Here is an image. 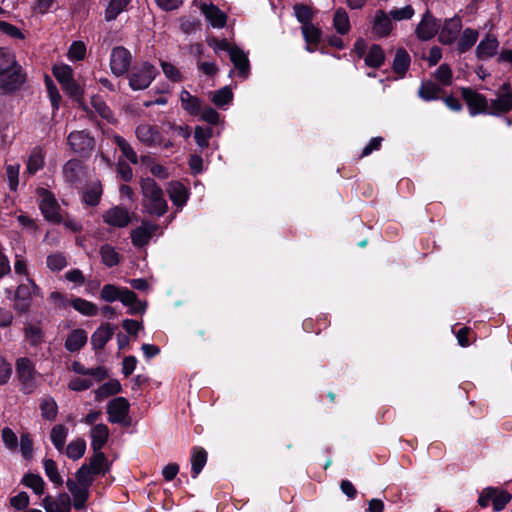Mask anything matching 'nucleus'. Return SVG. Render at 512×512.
<instances>
[{
    "label": "nucleus",
    "instance_id": "46",
    "mask_svg": "<svg viewBox=\"0 0 512 512\" xmlns=\"http://www.w3.org/2000/svg\"><path fill=\"white\" fill-rule=\"evenodd\" d=\"M41 416L49 421L56 418L58 413V406L52 397H44L40 402Z\"/></svg>",
    "mask_w": 512,
    "mask_h": 512
},
{
    "label": "nucleus",
    "instance_id": "36",
    "mask_svg": "<svg viewBox=\"0 0 512 512\" xmlns=\"http://www.w3.org/2000/svg\"><path fill=\"white\" fill-rule=\"evenodd\" d=\"M102 263L109 267H115L120 263V254L110 244H103L99 249Z\"/></svg>",
    "mask_w": 512,
    "mask_h": 512
},
{
    "label": "nucleus",
    "instance_id": "17",
    "mask_svg": "<svg viewBox=\"0 0 512 512\" xmlns=\"http://www.w3.org/2000/svg\"><path fill=\"white\" fill-rule=\"evenodd\" d=\"M461 29V20L459 18L446 19L438 36V41L443 45H451L457 38Z\"/></svg>",
    "mask_w": 512,
    "mask_h": 512
},
{
    "label": "nucleus",
    "instance_id": "29",
    "mask_svg": "<svg viewBox=\"0 0 512 512\" xmlns=\"http://www.w3.org/2000/svg\"><path fill=\"white\" fill-rule=\"evenodd\" d=\"M393 25L390 18L383 10H378L373 23V32L378 38L387 37L392 31Z\"/></svg>",
    "mask_w": 512,
    "mask_h": 512
},
{
    "label": "nucleus",
    "instance_id": "9",
    "mask_svg": "<svg viewBox=\"0 0 512 512\" xmlns=\"http://www.w3.org/2000/svg\"><path fill=\"white\" fill-rule=\"evenodd\" d=\"M132 54L124 46L112 48L110 54V69L113 75L121 77L127 75L131 69Z\"/></svg>",
    "mask_w": 512,
    "mask_h": 512
},
{
    "label": "nucleus",
    "instance_id": "2",
    "mask_svg": "<svg viewBox=\"0 0 512 512\" xmlns=\"http://www.w3.org/2000/svg\"><path fill=\"white\" fill-rule=\"evenodd\" d=\"M140 187L143 212L151 216H163L168 211V204L162 188L150 177L141 179Z\"/></svg>",
    "mask_w": 512,
    "mask_h": 512
},
{
    "label": "nucleus",
    "instance_id": "11",
    "mask_svg": "<svg viewBox=\"0 0 512 512\" xmlns=\"http://www.w3.org/2000/svg\"><path fill=\"white\" fill-rule=\"evenodd\" d=\"M40 288L33 280H29L28 284H20L14 296V309L19 313H26L31 306L32 295H39Z\"/></svg>",
    "mask_w": 512,
    "mask_h": 512
},
{
    "label": "nucleus",
    "instance_id": "24",
    "mask_svg": "<svg viewBox=\"0 0 512 512\" xmlns=\"http://www.w3.org/2000/svg\"><path fill=\"white\" fill-rule=\"evenodd\" d=\"M498 46L499 42L496 36L488 33L478 44L476 48V57L479 60H485L493 57L497 53Z\"/></svg>",
    "mask_w": 512,
    "mask_h": 512
},
{
    "label": "nucleus",
    "instance_id": "50",
    "mask_svg": "<svg viewBox=\"0 0 512 512\" xmlns=\"http://www.w3.org/2000/svg\"><path fill=\"white\" fill-rule=\"evenodd\" d=\"M52 74L61 86L73 79V69L67 64L54 65Z\"/></svg>",
    "mask_w": 512,
    "mask_h": 512
},
{
    "label": "nucleus",
    "instance_id": "16",
    "mask_svg": "<svg viewBox=\"0 0 512 512\" xmlns=\"http://www.w3.org/2000/svg\"><path fill=\"white\" fill-rule=\"evenodd\" d=\"M136 137L148 147L162 145L163 135L157 126L141 124L136 128Z\"/></svg>",
    "mask_w": 512,
    "mask_h": 512
},
{
    "label": "nucleus",
    "instance_id": "7",
    "mask_svg": "<svg viewBox=\"0 0 512 512\" xmlns=\"http://www.w3.org/2000/svg\"><path fill=\"white\" fill-rule=\"evenodd\" d=\"M72 151L82 158H89L95 149V138L87 130H75L67 137Z\"/></svg>",
    "mask_w": 512,
    "mask_h": 512
},
{
    "label": "nucleus",
    "instance_id": "10",
    "mask_svg": "<svg viewBox=\"0 0 512 512\" xmlns=\"http://www.w3.org/2000/svg\"><path fill=\"white\" fill-rule=\"evenodd\" d=\"M460 91L471 116L489 114L490 103H488L486 96L470 87H461Z\"/></svg>",
    "mask_w": 512,
    "mask_h": 512
},
{
    "label": "nucleus",
    "instance_id": "51",
    "mask_svg": "<svg viewBox=\"0 0 512 512\" xmlns=\"http://www.w3.org/2000/svg\"><path fill=\"white\" fill-rule=\"evenodd\" d=\"M16 54L7 47H0V73L18 64Z\"/></svg>",
    "mask_w": 512,
    "mask_h": 512
},
{
    "label": "nucleus",
    "instance_id": "40",
    "mask_svg": "<svg viewBox=\"0 0 512 512\" xmlns=\"http://www.w3.org/2000/svg\"><path fill=\"white\" fill-rule=\"evenodd\" d=\"M294 15L301 26H305L312 23V20L316 14V11L302 3H296L293 6Z\"/></svg>",
    "mask_w": 512,
    "mask_h": 512
},
{
    "label": "nucleus",
    "instance_id": "6",
    "mask_svg": "<svg viewBox=\"0 0 512 512\" xmlns=\"http://www.w3.org/2000/svg\"><path fill=\"white\" fill-rule=\"evenodd\" d=\"M16 376L22 393L31 394L38 387L40 374L36 371L34 363L29 358L21 357L17 359Z\"/></svg>",
    "mask_w": 512,
    "mask_h": 512
},
{
    "label": "nucleus",
    "instance_id": "33",
    "mask_svg": "<svg viewBox=\"0 0 512 512\" xmlns=\"http://www.w3.org/2000/svg\"><path fill=\"white\" fill-rule=\"evenodd\" d=\"M103 194L100 182H95L88 186L82 193V201L91 207H95L100 203Z\"/></svg>",
    "mask_w": 512,
    "mask_h": 512
},
{
    "label": "nucleus",
    "instance_id": "47",
    "mask_svg": "<svg viewBox=\"0 0 512 512\" xmlns=\"http://www.w3.org/2000/svg\"><path fill=\"white\" fill-rule=\"evenodd\" d=\"M86 451V442L82 438L72 440L66 447V455L72 460L80 459Z\"/></svg>",
    "mask_w": 512,
    "mask_h": 512
},
{
    "label": "nucleus",
    "instance_id": "32",
    "mask_svg": "<svg viewBox=\"0 0 512 512\" xmlns=\"http://www.w3.org/2000/svg\"><path fill=\"white\" fill-rule=\"evenodd\" d=\"M182 108L191 116H197L201 112V100L191 95L187 90H182L180 94Z\"/></svg>",
    "mask_w": 512,
    "mask_h": 512
},
{
    "label": "nucleus",
    "instance_id": "63",
    "mask_svg": "<svg viewBox=\"0 0 512 512\" xmlns=\"http://www.w3.org/2000/svg\"><path fill=\"white\" fill-rule=\"evenodd\" d=\"M20 451L26 460H31L33 457V440L28 433H23L20 436Z\"/></svg>",
    "mask_w": 512,
    "mask_h": 512
},
{
    "label": "nucleus",
    "instance_id": "52",
    "mask_svg": "<svg viewBox=\"0 0 512 512\" xmlns=\"http://www.w3.org/2000/svg\"><path fill=\"white\" fill-rule=\"evenodd\" d=\"M233 100V92L228 87H222L219 90H217L213 97L211 98V101L213 104L219 108H222L228 104H230Z\"/></svg>",
    "mask_w": 512,
    "mask_h": 512
},
{
    "label": "nucleus",
    "instance_id": "25",
    "mask_svg": "<svg viewBox=\"0 0 512 512\" xmlns=\"http://www.w3.org/2000/svg\"><path fill=\"white\" fill-rule=\"evenodd\" d=\"M512 111V93H498L497 98L490 101L489 115L500 116Z\"/></svg>",
    "mask_w": 512,
    "mask_h": 512
},
{
    "label": "nucleus",
    "instance_id": "4",
    "mask_svg": "<svg viewBox=\"0 0 512 512\" xmlns=\"http://www.w3.org/2000/svg\"><path fill=\"white\" fill-rule=\"evenodd\" d=\"M27 79V72L20 63L5 70V72H1L0 95H15L23 88L27 82Z\"/></svg>",
    "mask_w": 512,
    "mask_h": 512
},
{
    "label": "nucleus",
    "instance_id": "62",
    "mask_svg": "<svg viewBox=\"0 0 512 512\" xmlns=\"http://www.w3.org/2000/svg\"><path fill=\"white\" fill-rule=\"evenodd\" d=\"M46 263L47 267L52 271H60L67 265L66 258L61 253L48 255Z\"/></svg>",
    "mask_w": 512,
    "mask_h": 512
},
{
    "label": "nucleus",
    "instance_id": "19",
    "mask_svg": "<svg viewBox=\"0 0 512 512\" xmlns=\"http://www.w3.org/2000/svg\"><path fill=\"white\" fill-rule=\"evenodd\" d=\"M230 60L237 69L240 78L246 79L250 74V62L248 56L238 46H233L229 52Z\"/></svg>",
    "mask_w": 512,
    "mask_h": 512
},
{
    "label": "nucleus",
    "instance_id": "12",
    "mask_svg": "<svg viewBox=\"0 0 512 512\" xmlns=\"http://www.w3.org/2000/svg\"><path fill=\"white\" fill-rule=\"evenodd\" d=\"M440 28L441 21L435 18L430 10L427 9L415 29V34L419 40L428 41L438 34Z\"/></svg>",
    "mask_w": 512,
    "mask_h": 512
},
{
    "label": "nucleus",
    "instance_id": "64",
    "mask_svg": "<svg viewBox=\"0 0 512 512\" xmlns=\"http://www.w3.org/2000/svg\"><path fill=\"white\" fill-rule=\"evenodd\" d=\"M511 495L505 491L494 489L492 504L495 511H501L510 502Z\"/></svg>",
    "mask_w": 512,
    "mask_h": 512
},
{
    "label": "nucleus",
    "instance_id": "20",
    "mask_svg": "<svg viewBox=\"0 0 512 512\" xmlns=\"http://www.w3.org/2000/svg\"><path fill=\"white\" fill-rule=\"evenodd\" d=\"M167 193L172 203L178 208L186 205L190 197L189 189L180 181H171L168 185Z\"/></svg>",
    "mask_w": 512,
    "mask_h": 512
},
{
    "label": "nucleus",
    "instance_id": "14",
    "mask_svg": "<svg viewBox=\"0 0 512 512\" xmlns=\"http://www.w3.org/2000/svg\"><path fill=\"white\" fill-rule=\"evenodd\" d=\"M158 228L159 226L157 224L143 220L139 227L131 231L132 244L138 248L146 246Z\"/></svg>",
    "mask_w": 512,
    "mask_h": 512
},
{
    "label": "nucleus",
    "instance_id": "53",
    "mask_svg": "<svg viewBox=\"0 0 512 512\" xmlns=\"http://www.w3.org/2000/svg\"><path fill=\"white\" fill-rule=\"evenodd\" d=\"M213 136V129L210 127L203 128L202 126H196L194 130V139L196 144L202 148L209 147V140Z\"/></svg>",
    "mask_w": 512,
    "mask_h": 512
},
{
    "label": "nucleus",
    "instance_id": "31",
    "mask_svg": "<svg viewBox=\"0 0 512 512\" xmlns=\"http://www.w3.org/2000/svg\"><path fill=\"white\" fill-rule=\"evenodd\" d=\"M385 60V52L379 44H372L364 58L365 65L374 69L380 68L385 63Z\"/></svg>",
    "mask_w": 512,
    "mask_h": 512
},
{
    "label": "nucleus",
    "instance_id": "58",
    "mask_svg": "<svg viewBox=\"0 0 512 512\" xmlns=\"http://www.w3.org/2000/svg\"><path fill=\"white\" fill-rule=\"evenodd\" d=\"M68 58L71 61H81L86 57V45L82 41H73L69 47Z\"/></svg>",
    "mask_w": 512,
    "mask_h": 512
},
{
    "label": "nucleus",
    "instance_id": "54",
    "mask_svg": "<svg viewBox=\"0 0 512 512\" xmlns=\"http://www.w3.org/2000/svg\"><path fill=\"white\" fill-rule=\"evenodd\" d=\"M44 470L49 480L57 486L63 484V479L58 472L57 464L52 459H44L43 461Z\"/></svg>",
    "mask_w": 512,
    "mask_h": 512
},
{
    "label": "nucleus",
    "instance_id": "27",
    "mask_svg": "<svg viewBox=\"0 0 512 512\" xmlns=\"http://www.w3.org/2000/svg\"><path fill=\"white\" fill-rule=\"evenodd\" d=\"M90 437L92 450H102L109 438L108 426L102 423L94 425L90 431Z\"/></svg>",
    "mask_w": 512,
    "mask_h": 512
},
{
    "label": "nucleus",
    "instance_id": "38",
    "mask_svg": "<svg viewBox=\"0 0 512 512\" xmlns=\"http://www.w3.org/2000/svg\"><path fill=\"white\" fill-rule=\"evenodd\" d=\"M207 462V452L200 447H194L191 453L192 477L196 478Z\"/></svg>",
    "mask_w": 512,
    "mask_h": 512
},
{
    "label": "nucleus",
    "instance_id": "57",
    "mask_svg": "<svg viewBox=\"0 0 512 512\" xmlns=\"http://www.w3.org/2000/svg\"><path fill=\"white\" fill-rule=\"evenodd\" d=\"M160 66L167 79L174 83H179L183 80V75L180 70L172 63L160 60Z\"/></svg>",
    "mask_w": 512,
    "mask_h": 512
},
{
    "label": "nucleus",
    "instance_id": "37",
    "mask_svg": "<svg viewBox=\"0 0 512 512\" xmlns=\"http://www.w3.org/2000/svg\"><path fill=\"white\" fill-rule=\"evenodd\" d=\"M478 36L479 33L477 30L466 28L458 41L457 50L459 54H463L470 50L477 42Z\"/></svg>",
    "mask_w": 512,
    "mask_h": 512
},
{
    "label": "nucleus",
    "instance_id": "22",
    "mask_svg": "<svg viewBox=\"0 0 512 512\" xmlns=\"http://www.w3.org/2000/svg\"><path fill=\"white\" fill-rule=\"evenodd\" d=\"M201 11L214 28H223L227 23V15L214 4H202Z\"/></svg>",
    "mask_w": 512,
    "mask_h": 512
},
{
    "label": "nucleus",
    "instance_id": "3",
    "mask_svg": "<svg viewBox=\"0 0 512 512\" xmlns=\"http://www.w3.org/2000/svg\"><path fill=\"white\" fill-rule=\"evenodd\" d=\"M50 299L54 303L55 307L61 310H67L72 307L80 314L87 317H93L98 314V307L96 304L72 294L67 295L59 291H53L50 294Z\"/></svg>",
    "mask_w": 512,
    "mask_h": 512
},
{
    "label": "nucleus",
    "instance_id": "26",
    "mask_svg": "<svg viewBox=\"0 0 512 512\" xmlns=\"http://www.w3.org/2000/svg\"><path fill=\"white\" fill-rule=\"evenodd\" d=\"M411 57L405 48L400 47L396 50L392 63V70L398 78H404L410 68Z\"/></svg>",
    "mask_w": 512,
    "mask_h": 512
},
{
    "label": "nucleus",
    "instance_id": "8",
    "mask_svg": "<svg viewBox=\"0 0 512 512\" xmlns=\"http://www.w3.org/2000/svg\"><path fill=\"white\" fill-rule=\"evenodd\" d=\"M40 196L39 209L44 218L51 223L60 224L63 221L60 214V206L55 198V195L48 189L39 188L37 190Z\"/></svg>",
    "mask_w": 512,
    "mask_h": 512
},
{
    "label": "nucleus",
    "instance_id": "55",
    "mask_svg": "<svg viewBox=\"0 0 512 512\" xmlns=\"http://www.w3.org/2000/svg\"><path fill=\"white\" fill-rule=\"evenodd\" d=\"M115 143L122 152V154L132 163H138V156L131 145L121 136H115Z\"/></svg>",
    "mask_w": 512,
    "mask_h": 512
},
{
    "label": "nucleus",
    "instance_id": "39",
    "mask_svg": "<svg viewBox=\"0 0 512 512\" xmlns=\"http://www.w3.org/2000/svg\"><path fill=\"white\" fill-rule=\"evenodd\" d=\"M113 329L109 323L102 324L92 335V344L96 349H102L105 344L111 339Z\"/></svg>",
    "mask_w": 512,
    "mask_h": 512
},
{
    "label": "nucleus",
    "instance_id": "28",
    "mask_svg": "<svg viewBox=\"0 0 512 512\" xmlns=\"http://www.w3.org/2000/svg\"><path fill=\"white\" fill-rule=\"evenodd\" d=\"M444 92L438 84L431 80H424L418 89V96L426 102L441 99V94Z\"/></svg>",
    "mask_w": 512,
    "mask_h": 512
},
{
    "label": "nucleus",
    "instance_id": "15",
    "mask_svg": "<svg viewBox=\"0 0 512 512\" xmlns=\"http://www.w3.org/2000/svg\"><path fill=\"white\" fill-rule=\"evenodd\" d=\"M128 413L129 403L124 397L115 398L107 405L108 420L111 423H124Z\"/></svg>",
    "mask_w": 512,
    "mask_h": 512
},
{
    "label": "nucleus",
    "instance_id": "45",
    "mask_svg": "<svg viewBox=\"0 0 512 512\" xmlns=\"http://www.w3.org/2000/svg\"><path fill=\"white\" fill-rule=\"evenodd\" d=\"M61 88L75 102L82 103L85 90L74 78L61 86Z\"/></svg>",
    "mask_w": 512,
    "mask_h": 512
},
{
    "label": "nucleus",
    "instance_id": "60",
    "mask_svg": "<svg viewBox=\"0 0 512 512\" xmlns=\"http://www.w3.org/2000/svg\"><path fill=\"white\" fill-rule=\"evenodd\" d=\"M106 463V457L101 450L94 451L93 456L90 458L89 467L94 474H100L104 472V466Z\"/></svg>",
    "mask_w": 512,
    "mask_h": 512
},
{
    "label": "nucleus",
    "instance_id": "18",
    "mask_svg": "<svg viewBox=\"0 0 512 512\" xmlns=\"http://www.w3.org/2000/svg\"><path fill=\"white\" fill-rule=\"evenodd\" d=\"M301 32L306 42V50L310 53L317 51L318 46L322 41V29L311 23L305 26H301Z\"/></svg>",
    "mask_w": 512,
    "mask_h": 512
},
{
    "label": "nucleus",
    "instance_id": "23",
    "mask_svg": "<svg viewBox=\"0 0 512 512\" xmlns=\"http://www.w3.org/2000/svg\"><path fill=\"white\" fill-rule=\"evenodd\" d=\"M66 486L73 497V506L77 510L85 508L89 492L88 487L77 484L76 481L68 479Z\"/></svg>",
    "mask_w": 512,
    "mask_h": 512
},
{
    "label": "nucleus",
    "instance_id": "56",
    "mask_svg": "<svg viewBox=\"0 0 512 512\" xmlns=\"http://www.w3.org/2000/svg\"><path fill=\"white\" fill-rule=\"evenodd\" d=\"M26 340L33 346H36L42 342L43 332L39 323H29L25 328Z\"/></svg>",
    "mask_w": 512,
    "mask_h": 512
},
{
    "label": "nucleus",
    "instance_id": "21",
    "mask_svg": "<svg viewBox=\"0 0 512 512\" xmlns=\"http://www.w3.org/2000/svg\"><path fill=\"white\" fill-rule=\"evenodd\" d=\"M42 506L46 512H70L71 499L66 493H61L56 499L46 496L42 501Z\"/></svg>",
    "mask_w": 512,
    "mask_h": 512
},
{
    "label": "nucleus",
    "instance_id": "30",
    "mask_svg": "<svg viewBox=\"0 0 512 512\" xmlns=\"http://www.w3.org/2000/svg\"><path fill=\"white\" fill-rule=\"evenodd\" d=\"M81 168V162L78 159H71L63 166V175L66 181L74 187H78L82 183Z\"/></svg>",
    "mask_w": 512,
    "mask_h": 512
},
{
    "label": "nucleus",
    "instance_id": "13",
    "mask_svg": "<svg viewBox=\"0 0 512 512\" xmlns=\"http://www.w3.org/2000/svg\"><path fill=\"white\" fill-rule=\"evenodd\" d=\"M103 221L114 228H125L131 221L132 217L129 210L121 205L109 208L103 214Z\"/></svg>",
    "mask_w": 512,
    "mask_h": 512
},
{
    "label": "nucleus",
    "instance_id": "49",
    "mask_svg": "<svg viewBox=\"0 0 512 512\" xmlns=\"http://www.w3.org/2000/svg\"><path fill=\"white\" fill-rule=\"evenodd\" d=\"M44 166V156L41 149L35 148L29 155L27 161V172L31 175L38 172Z\"/></svg>",
    "mask_w": 512,
    "mask_h": 512
},
{
    "label": "nucleus",
    "instance_id": "34",
    "mask_svg": "<svg viewBox=\"0 0 512 512\" xmlns=\"http://www.w3.org/2000/svg\"><path fill=\"white\" fill-rule=\"evenodd\" d=\"M131 0H110L105 12L104 17L107 22L116 20V18L128 9Z\"/></svg>",
    "mask_w": 512,
    "mask_h": 512
},
{
    "label": "nucleus",
    "instance_id": "61",
    "mask_svg": "<svg viewBox=\"0 0 512 512\" xmlns=\"http://www.w3.org/2000/svg\"><path fill=\"white\" fill-rule=\"evenodd\" d=\"M94 472L86 464L82 465L76 472L77 484L89 487L93 481Z\"/></svg>",
    "mask_w": 512,
    "mask_h": 512
},
{
    "label": "nucleus",
    "instance_id": "35",
    "mask_svg": "<svg viewBox=\"0 0 512 512\" xmlns=\"http://www.w3.org/2000/svg\"><path fill=\"white\" fill-rule=\"evenodd\" d=\"M333 26L337 33L340 35H345L350 31L351 25L349 16L344 8L340 7L335 10L333 16Z\"/></svg>",
    "mask_w": 512,
    "mask_h": 512
},
{
    "label": "nucleus",
    "instance_id": "48",
    "mask_svg": "<svg viewBox=\"0 0 512 512\" xmlns=\"http://www.w3.org/2000/svg\"><path fill=\"white\" fill-rule=\"evenodd\" d=\"M44 82L48 93V97L51 102V106L54 111H57L60 108V103L62 99L58 91V88L49 75H45Z\"/></svg>",
    "mask_w": 512,
    "mask_h": 512
},
{
    "label": "nucleus",
    "instance_id": "42",
    "mask_svg": "<svg viewBox=\"0 0 512 512\" xmlns=\"http://www.w3.org/2000/svg\"><path fill=\"white\" fill-rule=\"evenodd\" d=\"M68 436V428L62 424L55 425L50 433V439L54 447L58 451H63L66 438Z\"/></svg>",
    "mask_w": 512,
    "mask_h": 512
},
{
    "label": "nucleus",
    "instance_id": "41",
    "mask_svg": "<svg viewBox=\"0 0 512 512\" xmlns=\"http://www.w3.org/2000/svg\"><path fill=\"white\" fill-rule=\"evenodd\" d=\"M87 342V334L83 330H74L66 339L65 347L70 352L80 350Z\"/></svg>",
    "mask_w": 512,
    "mask_h": 512
},
{
    "label": "nucleus",
    "instance_id": "44",
    "mask_svg": "<svg viewBox=\"0 0 512 512\" xmlns=\"http://www.w3.org/2000/svg\"><path fill=\"white\" fill-rule=\"evenodd\" d=\"M121 390V385L118 380H110L104 384H102L95 391V399L97 401H101L111 395H115L119 393Z\"/></svg>",
    "mask_w": 512,
    "mask_h": 512
},
{
    "label": "nucleus",
    "instance_id": "1",
    "mask_svg": "<svg viewBox=\"0 0 512 512\" xmlns=\"http://www.w3.org/2000/svg\"><path fill=\"white\" fill-rule=\"evenodd\" d=\"M100 299L109 303L120 301L131 316L144 313L147 307V302L141 301L134 291L115 284H105L100 291Z\"/></svg>",
    "mask_w": 512,
    "mask_h": 512
},
{
    "label": "nucleus",
    "instance_id": "5",
    "mask_svg": "<svg viewBox=\"0 0 512 512\" xmlns=\"http://www.w3.org/2000/svg\"><path fill=\"white\" fill-rule=\"evenodd\" d=\"M158 75L159 70L148 61L135 64L127 74L129 87L133 91L145 90Z\"/></svg>",
    "mask_w": 512,
    "mask_h": 512
},
{
    "label": "nucleus",
    "instance_id": "59",
    "mask_svg": "<svg viewBox=\"0 0 512 512\" xmlns=\"http://www.w3.org/2000/svg\"><path fill=\"white\" fill-rule=\"evenodd\" d=\"M434 76L443 86H449L452 84L453 73L450 66L446 63L441 64L436 69Z\"/></svg>",
    "mask_w": 512,
    "mask_h": 512
},
{
    "label": "nucleus",
    "instance_id": "43",
    "mask_svg": "<svg viewBox=\"0 0 512 512\" xmlns=\"http://www.w3.org/2000/svg\"><path fill=\"white\" fill-rule=\"evenodd\" d=\"M22 484L30 488L38 496L44 493L45 482L38 474L27 473L22 478Z\"/></svg>",
    "mask_w": 512,
    "mask_h": 512
}]
</instances>
